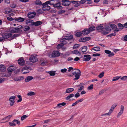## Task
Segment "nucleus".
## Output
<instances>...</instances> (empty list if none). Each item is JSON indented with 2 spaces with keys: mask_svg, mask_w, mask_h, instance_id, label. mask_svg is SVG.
I'll return each mask as SVG.
<instances>
[{
  "mask_svg": "<svg viewBox=\"0 0 127 127\" xmlns=\"http://www.w3.org/2000/svg\"><path fill=\"white\" fill-rule=\"evenodd\" d=\"M35 93L33 92H30L27 94V95L28 96H32L33 95H34L35 94Z\"/></svg>",
  "mask_w": 127,
  "mask_h": 127,
  "instance_id": "39",
  "label": "nucleus"
},
{
  "mask_svg": "<svg viewBox=\"0 0 127 127\" xmlns=\"http://www.w3.org/2000/svg\"><path fill=\"white\" fill-rule=\"evenodd\" d=\"M35 4L38 5H40L42 4V3L41 1H36L35 2Z\"/></svg>",
  "mask_w": 127,
  "mask_h": 127,
  "instance_id": "46",
  "label": "nucleus"
},
{
  "mask_svg": "<svg viewBox=\"0 0 127 127\" xmlns=\"http://www.w3.org/2000/svg\"><path fill=\"white\" fill-rule=\"evenodd\" d=\"M121 79L124 80H127V76H123L121 78Z\"/></svg>",
  "mask_w": 127,
  "mask_h": 127,
  "instance_id": "50",
  "label": "nucleus"
},
{
  "mask_svg": "<svg viewBox=\"0 0 127 127\" xmlns=\"http://www.w3.org/2000/svg\"><path fill=\"white\" fill-rule=\"evenodd\" d=\"M66 104V103L65 102H63L62 103H58V105H61L62 106H64Z\"/></svg>",
  "mask_w": 127,
  "mask_h": 127,
  "instance_id": "57",
  "label": "nucleus"
},
{
  "mask_svg": "<svg viewBox=\"0 0 127 127\" xmlns=\"http://www.w3.org/2000/svg\"><path fill=\"white\" fill-rule=\"evenodd\" d=\"M15 28L16 33L21 32H22V30L23 28V27L21 25H20Z\"/></svg>",
  "mask_w": 127,
  "mask_h": 127,
  "instance_id": "15",
  "label": "nucleus"
},
{
  "mask_svg": "<svg viewBox=\"0 0 127 127\" xmlns=\"http://www.w3.org/2000/svg\"><path fill=\"white\" fill-rule=\"evenodd\" d=\"M105 29L106 31L109 32H110L111 31V29L109 28L108 27L105 28Z\"/></svg>",
  "mask_w": 127,
  "mask_h": 127,
  "instance_id": "58",
  "label": "nucleus"
},
{
  "mask_svg": "<svg viewBox=\"0 0 127 127\" xmlns=\"http://www.w3.org/2000/svg\"><path fill=\"white\" fill-rule=\"evenodd\" d=\"M33 20L28 19L26 21V24L29 25H33Z\"/></svg>",
  "mask_w": 127,
  "mask_h": 127,
  "instance_id": "17",
  "label": "nucleus"
},
{
  "mask_svg": "<svg viewBox=\"0 0 127 127\" xmlns=\"http://www.w3.org/2000/svg\"><path fill=\"white\" fill-rule=\"evenodd\" d=\"M18 64L20 65L23 66L25 64V61L23 57L20 58L18 61Z\"/></svg>",
  "mask_w": 127,
  "mask_h": 127,
  "instance_id": "6",
  "label": "nucleus"
},
{
  "mask_svg": "<svg viewBox=\"0 0 127 127\" xmlns=\"http://www.w3.org/2000/svg\"><path fill=\"white\" fill-rule=\"evenodd\" d=\"M84 56L83 60L86 61H89L91 58L90 55H84Z\"/></svg>",
  "mask_w": 127,
  "mask_h": 127,
  "instance_id": "11",
  "label": "nucleus"
},
{
  "mask_svg": "<svg viewBox=\"0 0 127 127\" xmlns=\"http://www.w3.org/2000/svg\"><path fill=\"white\" fill-rule=\"evenodd\" d=\"M91 37H82L79 40V41L80 42H86L90 40Z\"/></svg>",
  "mask_w": 127,
  "mask_h": 127,
  "instance_id": "8",
  "label": "nucleus"
},
{
  "mask_svg": "<svg viewBox=\"0 0 127 127\" xmlns=\"http://www.w3.org/2000/svg\"><path fill=\"white\" fill-rule=\"evenodd\" d=\"M70 3L71 2L73 4H76V3L78 2L79 1L78 0L74 1V0H71L70 1Z\"/></svg>",
  "mask_w": 127,
  "mask_h": 127,
  "instance_id": "54",
  "label": "nucleus"
},
{
  "mask_svg": "<svg viewBox=\"0 0 127 127\" xmlns=\"http://www.w3.org/2000/svg\"><path fill=\"white\" fill-rule=\"evenodd\" d=\"M33 25L38 26L41 25L42 24V22L41 21H38L35 22H33Z\"/></svg>",
  "mask_w": 127,
  "mask_h": 127,
  "instance_id": "23",
  "label": "nucleus"
},
{
  "mask_svg": "<svg viewBox=\"0 0 127 127\" xmlns=\"http://www.w3.org/2000/svg\"><path fill=\"white\" fill-rule=\"evenodd\" d=\"M104 74V73L103 72H102L99 74L98 75V77L99 78H101L103 76Z\"/></svg>",
  "mask_w": 127,
  "mask_h": 127,
  "instance_id": "45",
  "label": "nucleus"
},
{
  "mask_svg": "<svg viewBox=\"0 0 127 127\" xmlns=\"http://www.w3.org/2000/svg\"><path fill=\"white\" fill-rule=\"evenodd\" d=\"M124 109V107L122 105H121V110L119 112L121 113L122 114H123V111Z\"/></svg>",
  "mask_w": 127,
  "mask_h": 127,
  "instance_id": "41",
  "label": "nucleus"
},
{
  "mask_svg": "<svg viewBox=\"0 0 127 127\" xmlns=\"http://www.w3.org/2000/svg\"><path fill=\"white\" fill-rule=\"evenodd\" d=\"M22 72L23 74H26L29 73L30 72V71L29 70H27L25 71H24L23 70H22Z\"/></svg>",
  "mask_w": 127,
  "mask_h": 127,
  "instance_id": "62",
  "label": "nucleus"
},
{
  "mask_svg": "<svg viewBox=\"0 0 127 127\" xmlns=\"http://www.w3.org/2000/svg\"><path fill=\"white\" fill-rule=\"evenodd\" d=\"M6 67L3 64L0 65V72H3L6 70Z\"/></svg>",
  "mask_w": 127,
  "mask_h": 127,
  "instance_id": "16",
  "label": "nucleus"
},
{
  "mask_svg": "<svg viewBox=\"0 0 127 127\" xmlns=\"http://www.w3.org/2000/svg\"><path fill=\"white\" fill-rule=\"evenodd\" d=\"M13 66V65H11L8 67L7 70L8 72H11L15 70V69Z\"/></svg>",
  "mask_w": 127,
  "mask_h": 127,
  "instance_id": "21",
  "label": "nucleus"
},
{
  "mask_svg": "<svg viewBox=\"0 0 127 127\" xmlns=\"http://www.w3.org/2000/svg\"><path fill=\"white\" fill-rule=\"evenodd\" d=\"M67 70V69L66 68H64V69H61V71L62 73H64L66 72Z\"/></svg>",
  "mask_w": 127,
  "mask_h": 127,
  "instance_id": "51",
  "label": "nucleus"
},
{
  "mask_svg": "<svg viewBox=\"0 0 127 127\" xmlns=\"http://www.w3.org/2000/svg\"><path fill=\"white\" fill-rule=\"evenodd\" d=\"M118 25L119 28L120 29L122 30L123 29L124 27V26H123V25L121 23H119Z\"/></svg>",
  "mask_w": 127,
  "mask_h": 127,
  "instance_id": "36",
  "label": "nucleus"
},
{
  "mask_svg": "<svg viewBox=\"0 0 127 127\" xmlns=\"http://www.w3.org/2000/svg\"><path fill=\"white\" fill-rule=\"evenodd\" d=\"M117 105V104L115 103L111 106L109 112L106 113L104 114L101 115L102 116H105L106 115L110 116L113 112L114 109L115 108Z\"/></svg>",
  "mask_w": 127,
  "mask_h": 127,
  "instance_id": "3",
  "label": "nucleus"
},
{
  "mask_svg": "<svg viewBox=\"0 0 127 127\" xmlns=\"http://www.w3.org/2000/svg\"><path fill=\"white\" fill-rule=\"evenodd\" d=\"M48 73L51 76H53L55 75V71H51L49 72H48Z\"/></svg>",
  "mask_w": 127,
  "mask_h": 127,
  "instance_id": "33",
  "label": "nucleus"
},
{
  "mask_svg": "<svg viewBox=\"0 0 127 127\" xmlns=\"http://www.w3.org/2000/svg\"><path fill=\"white\" fill-rule=\"evenodd\" d=\"M72 53L80 55L81 53L79 51L77 50H75L72 51Z\"/></svg>",
  "mask_w": 127,
  "mask_h": 127,
  "instance_id": "31",
  "label": "nucleus"
},
{
  "mask_svg": "<svg viewBox=\"0 0 127 127\" xmlns=\"http://www.w3.org/2000/svg\"><path fill=\"white\" fill-rule=\"evenodd\" d=\"M105 92V90H103L101 91H100L99 92V95H101L102 94H103V93H104Z\"/></svg>",
  "mask_w": 127,
  "mask_h": 127,
  "instance_id": "59",
  "label": "nucleus"
},
{
  "mask_svg": "<svg viewBox=\"0 0 127 127\" xmlns=\"http://www.w3.org/2000/svg\"><path fill=\"white\" fill-rule=\"evenodd\" d=\"M10 31L11 32L16 33L15 28H10Z\"/></svg>",
  "mask_w": 127,
  "mask_h": 127,
  "instance_id": "35",
  "label": "nucleus"
},
{
  "mask_svg": "<svg viewBox=\"0 0 127 127\" xmlns=\"http://www.w3.org/2000/svg\"><path fill=\"white\" fill-rule=\"evenodd\" d=\"M82 34V32H78L76 33L75 36L77 37H79L81 36Z\"/></svg>",
  "mask_w": 127,
  "mask_h": 127,
  "instance_id": "27",
  "label": "nucleus"
},
{
  "mask_svg": "<svg viewBox=\"0 0 127 127\" xmlns=\"http://www.w3.org/2000/svg\"><path fill=\"white\" fill-rule=\"evenodd\" d=\"M14 19L16 21H18L19 22H23L25 20V19L21 17H19L17 18H15Z\"/></svg>",
  "mask_w": 127,
  "mask_h": 127,
  "instance_id": "20",
  "label": "nucleus"
},
{
  "mask_svg": "<svg viewBox=\"0 0 127 127\" xmlns=\"http://www.w3.org/2000/svg\"><path fill=\"white\" fill-rule=\"evenodd\" d=\"M100 55V54L99 53H95L93 55V56H99Z\"/></svg>",
  "mask_w": 127,
  "mask_h": 127,
  "instance_id": "61",
  "label": "nucleus"
},
{
  "mask_svg": "<svg viewBox=\"0 0 127 127\" xmlns=\"http://www.w3.org/2000/svg\"><path fill=\"white\" fill-rule=\"evenodd\" d=\"M10 7L12 8H15L16 7V5L13 4L10 5Z\"/></svg>",
  "mask_w": 127,
  "mask_h": 127,
  "instance_id": "64",
  "label": "nucleus"
},
{
  "mask_svg": "<svg viewBox=\"0 0 127 127\" xmlns=\"http://www.w3.org/2000/svg\"><path fill=\"white\" fill-rule=\"evenodd\" d=\"M57 0V1H56L55 2H54L55 3L54 6V7H59L61 5V3L59 2L58 0Z\"/></svg>",
  "mask_w": 127,
  "mask_h": 127,
  "instance_id": "19",
  "label": "nucleus"
},
{
  "mask_svg": "<svg viewBox=\"0 0 127 127\" xmlns=\"http://www.w3.org/2000/svg\"><path fill=\"white\" fill-rule=\"evenodd\" d=\"M9 124L11 126H14L16 125V123H15V122H13H13L9 123Z\"/></svg>",
  "mask_w": 127,
  "mask_h": 127,
  "instance_id": "47",
  "label": "nucleus"
},
{
  "mask_svg": "<svg viewBox=\"0 0 127 127\" xmlns=\"http://www.w3.org/2000/svg\"><path fill=\"white\" fill-rule=\"evenodd\" d=\"M115 30H114V32L115 33H116L119 31V29L118 28H117V26H116V28L115 29Z\"/></svg>",
  "mask_w": 127,
  "mask_h": 127,
  "instance_id": "60",
  "label": "nucleus"
},
{
  "mask_svg": "<svg viewBox=\"0 0 127 127\" xmlns=\"http://www.w3.org/2000/svg\"><path fill=\"white\" fill-rule=\"evenodd\" d=\"M86 2V0H81L79 2L80 4H83L85 3Z\"/></svg>",
  "mask_w": 127,
  "mask_h": 127,
  "instance_id": "52",
  "label": "nucleus"
},
{
  "mask_svg": "<svg viewBox=\"0 0 127 127\" xmlns=\"http://www.w3.org/2000/svg\"><path fill=\"white\" fill-rule=\"evenodd\" d=\"M60 53L58 51H54L52 53V57L55 58L58 57L60 55Z\"/></svg>",
  "mask_w": 127,
  "mask_h": 127,
  "instance_id": "5",
  "label": "nucleus"
},
{
  "mask_svg": "<svg viewBox=\"0 0 127 127\" xmlns=\"http://www.w3.org/2000/svg\"><path fill=\"white\" fill-rule=\"evenodd\" d=\"M41 64L42 65H44L46 64H47V62L46 61H41Z\"/></svg>",
  "mask_w": 127,
  "mask_h": 127,
  "instance_id": "42",
  "label": "nucleus"
},
{
  "mask_svg": "<svg viewBox=\"0 0 127 127\" xmlns=\"http://www.w3.org/2000/svg\"><path fill=\"white\" fill-rule=\"evenodd\" d=\"M80 96V94L79 93H77L75 95V97L77 98Z\"/></svg>",
  "mask_w": 127,
  "mask_h": 127,
  "instance_id": "63",
  "label": "nucleus"
},
{
  "mask_svg": "<svg viewBox=\"0 0 127 127\" xmlns=\"http://www.w3.org/2000/svg\"><path fill=\"white\" fill-rule=\"evenodd\" d=\"M54 1V2H55L56 1H57V0H51L50 1H46L45 3H43L42 4L43 5L44 4H46V5H48V4H50V1Z\"/></svg>",
  "mask_w": 127,
  "mask_h": 127,
  "instance_id": "34",
  "label": "nucleus"
},
{
  "mask_svg": "<svg viewBox=\"0 0 127 127\" xmlns=\"http://www.w3.org/2000/svg\"><path fill=\"white\" fill-rule=\"evenodd\" d=\"M82 34L84 35H86L90 33V31L88 29H85L82 31Z\"/></svg>",
  "mask_w": 127,
  "mask_h": 127,
  "instance_id": "18",
  "label": "nucleus"
},
{
  "mask_svg": "<svg viewBox=\"0 0 127 127\" xmlns=\"http://www.w3.org/2000/svg\"><path fill=\"white\" fill-rule=\"evenodd\" d=\"M74 96V95L73 94H71L65 97V99L66 100H68V99H69L70 98L73 97Z\"/></svg>",
  "mask_w": 127,
  "mask_h": 127,
  "instance_id": "32",
  "label": "nucleus"
},
{
  "mask_svg": "<svg viewBox=\"0 0 127 127\" xmlns=\"http://www.w3.org/2000/svg\"><path fill=\"white\" fill-rule=\"evenodd\" d=\"M87 50V47L84 46L82 47V51L83 52H85Z\"/></svg>",
  "mask_w": 127,
  "mask_h": 127,
  "instance_id": "37",
  "label": "nucleus"
},
{
  "mask_svg": "<svg viewBox=\"0 0 127 127\" xmlns=\"http://www.w3.org/2000/svg\"><path fill=\"white\" fill-rule=\"evenodd\" d=\"M33 78L32 76H29L27 77L25 79V81L26 82H29Z\"/></svg>",
  "mask_w": 127,
  "mask_h": 127,
  "instance_id": "24",
  "label": "nucleus"
},
{
  "mask_svg": "<svg viewBox=\"0 0 127 127\" xmlns=\"http://www.w3.org/2000/svg\"><path fill=\"white\" fill-rule=\"evenodd\" d=\"M84 87L83 86H80L79 88H78V90H79V92H80V91H81L83 90V89H84Z\"/></svg>",
  "mask_w": 127,
  "mask_h": 127,
  "instance_id": "56",
  "label": "nucleus"
},
{
  "mask_svg": "<svg viewBox=\"0 0 127 127\" xmlns=\"http://www.w3.org/2000/svg\"><path fill=\"white\" fill-rule=\"evenodd\" d=\"M7 20L9 21H12L14 20V19L11 16H9L7 17Z\"/></svg>",
  "mask_w": 127,
  "mask_h": 127,
  "instance_id": "49",
  "label": "nucleus"
},
{
  "mask_svg": "<svg viewBox=\"0 0 127 127\" xmlns=\"http://www.w3.org/2000/svg\"><path fill=\"white\" fill-rule=\"evenodd\" d=\"M116 35V34L114 33H111L110 34L108 35H107L108 36H110V37H111L112 36H115Z\"/></svg>",
  "mask_w": 127,
  "mask_h": 127,
  "instance_id": "53",
  "label": "nucleus"
},
{
  "mask_svg": "<svg viewBox=\"0 0 127 127\" xmlns=\"http://www.w3.org/2000/svg\"><path fill=\"white\" fill-rule=\"evenodd\" d=\"M92 50L98 51H100V48L99 47H95L93 48L92 49Z\"/></svg>",
  "mask_w": 127,
  "mask_h": 127,
  "instance_id": "30",
  "label": "nucleus"
},
{
  "mask_svg": "<svg viewBox=\"0 0 127 127\" xmlns=\"http://www.w3.org/2000/svg\"><path fill=\"white\" fill-rule=\"evenodd\" d=\"M121 77L119 76H116L114 77L112 79V81H115L117 80L118 79H119Z\"/></svg>",
  "mask_w": 127,
  "mask_h": 127,
  "instance_id": "40",
  "label": "nucleus"
},
{
  "mask_svg": "<svg viewBox=\"0 0 127 127\" xmlns=\"http://www.w3.org/2000/svg\"><path fill=\"white\" fill-rule=\"evenodd\" d=\"M36 13L35 12H29L27 14V16L30 19L33 18L36 15Z\"/></svg>",
  "mask_w": 127,
  "mask_h": 127,
  "instance_id": "9",
  "label": "nucleus"
},
{
  "mask_svg": "<svg viewBox=\"0 0 127 127\" xmlns=\"http://www.w3.org/2000/svg\"><path fill=\"white\" fill-rule=\"evenodd\" d=\"M93 85L92 84L88 87V90H91L93 89Z\"/></svg>",
  "mask_w": 127,
  "mask_h": 127,
  "instance_id": "48",
  "label": "nucleus"
},
{
  "mask_svg": "<svg viewBox=\"0 0 127 127\" xmlns=\"http://www.w3.org/2000/svg\"><path fill=\"white\" fill-rule=\"evenodd\" d=\"M43 6V10L45 11H47L49 10L50 9V6H49L48 5L42 4Z\"/></svg>",
  "mask_w": 127,
  "mask_h": 127,
  "instance_id": "12",
  "label": "nucleus"
},
{
  "mask_svg": "<svg viewBox=\"0 0 127 127\" xmlns=\"http://www.w3.org/2000/svg\"><path fill=\"white\" fill-rule=\"evenodd\" d=\"M24 78V77L20 76L15 78V80L17 81H20L23 79Z\"/></svg>",
  "mask_w": 127,
  "mask_h": 127,
  "instance_id": "26",
  "label": "nucleus"
},
{
  "mask_svg": "<svg viewBox=\"0 0 127 127\" xmlns=\"http://www.w3.org/2000/svg\"><path fill=\"white\" fill-rule=\"evenodd\" d=\"M62 5L66 6L69 5L70 4V1L69 0H62Z\"/></svg>",
  "mask_w": 127,
  "mask_h": 127,
  "instance_id": "10",
  "label": "nucleus"
},
{
  "mask_svg": "<svg viewBox=\"0 0 127 127\" xmlns=\"http://www.w3.org/2000/svg\"><path fill=\"white\" fill-rule=\"evenodd\" d=\"M29 59L30 61L32 63H34L38 60V59L34 55H31Z\"/></svg>",
  "mask_w": 127,
  "mask_h": 127,
  "instance_id": "4",
  "label": "nucleus"
},
{
  "mask_svg": "<svg viewBox=\"0 0 127 127\" xmlns=\"http://www.w3.org/2000/svg\"><path fill=\"white\" fill-rule=\"evenodd\" d=\"M104 27L103 26H98L96 27V30L99 32H101L103 31Z\"/></svg>",
  "mask_w": 127,
  "mask_h": 127,
  "instance_id": "22",
  "label": "nucleus"
},
{
  "mask_svg": "<svg viewBox=\"0 0 127 127\" xmlns=\"http://www.w3.org/2000/svg\"><path fill=\"white\" fill-rule=\"evenodd\" d=\"M72 73L75 76V78L73 79L74 80H76L79 79L80 76L81 75V71L79 69H74Z\"/></svg>",
  "mask_w": 127,
  "mask_h": 127,
  "instance_id": "2",
  "label": "nucleus"
},
{
  "mask_svg": "<svg viewBox=\"0 0 127 127\" xmlns=\"http://www.w3.org/2000/svg\"><path fill=\"white\" fill-rule=\"evenodd\" d=\"M3 37L4 38V40L5 39H7L9 38L12 36V34L11 33H5L2 34Z\"/></svg>",
  "mask_w": 127,
  "mask_h": 127,
  "instance_id": "13",
  "label": "nucleus"
},
{
  "mask_svg": "<svg viewBox=\"0 0 127 127\" xmlns=\"http://www.w3.org/2000/svg\"><path fill=\"white\" fill-rule=\"evenodd\" d=\"M13 122H15V123H16L18 125L20 124V121H19L17 120H14L13 121Z\"/></svg>",
  "mask_w": 127,
  "mask_h": 127,
  "instance_id": "55",
  "label": "nucleus"
},
{
  "mask_svg": "<svg viewBox=\"0 0 127 127\" xmlns=\"http://www.w3.org/2000/svg\"><path fill=\"white\" fill-rule=\"evenodd\" d=\"M30 27L28 26H26L23 28L25 32L28 31L30 30Z\"/></svg>",
  "mask_w": 127,
  "mask_h": 127,
  "instance_id": "28",
  "label": "nucleus"
},
{
  "mask_svg": "<svg viewBox=\"0 0 127 127\" xmlns=\"http://www.w3.org/2000/svg\"><path fill=\"white\" fill-rule=\"evenodd\" d=\"M74 89L73 88H69L66 89L65 91V93H69L72 92L73 91Z\"/></svg>",
  "mask_w": 127,
  "mask_h": 127,
  "instance_id": "25",
  "label": "nucleus"
},
{
  "mask_svg": "<svg viewBox=\"0 0 127 127\" xmlns=\"http://www.w3.org/2000/svg\"><path fill=\"white\" fill-rule=\"evenodd\" d=\"M110 26L112 30H114L116 28V26L114 24H111L110 25Z\"/></svg>",
  "mask_w": 127,
  "mask_h": 127,
  "instance_id": "38",
  "label": "nucleus"
},
{
  "mask_svg": "<svg viewBox=\"0 0 127 127\" xmlns=\"http://www.w3.org/2000/svg\"><path fill=\"white\" fill-rule=\"evenodd\" d=\"M28 116L27 115H24L23 116H22L21 118V120L22 121H23L24 119H26V118L28 117Z\"/></svg>",
  "mask_w": 127,
  "mask_h": 127,
  "instance_id": "44",
  "label": "nucleus"
},
{
  "mask_svg": "<svg viewBox=\"0 0 127 127\" xmlns=\"http://www.w3.org/2000/svg\"><path fill=\"white\" fill-rule=\"evenodd\" d=\"M79 46L80 45L78 44H75L74 45L73 47V49H76L79 47Z\"/></svg>",
  "mask_w": 127,
  "mask_h": 127,
  "instance_id": "43",
  "label": "nucleus"
},
{
  "mask_svg": "<svg viewBox=\"0 0 127 127\" xmlns=\"http://www.w3.org/2000/svg\"><path fill=\"white\" fill-rule=\"evenodd\" d=\"M104 52L106 54H108V56L109 57H111L114 55V53L113 52H111V51L109 50H105Z\"/></svg>",
  "mask_w": 127,
  "mask_h": 127,
  "instance_id": "14",
  "label": "nucleus"
},
{
  "mask_svg": "<svg viewBox=\"0 0 127 127\" xmlns=\"http://www.w3.org/2000/svg\"><path fill=\"white\" fill-rule=\"evenodd\" d=\"M96 28L94 26H91L88 29L90 31V32L95 30Z\"/></svg>",
  "mask_w": 127,
  "mask_h": 127,
  "instance_id": "29",
  "label": "nucleus"
},
{
  "mask_svg": "<svg viewBox=\"0 0 127 127\" xmlns=\"http://www.w3.org/2000/svg\"><path fill=\"white\" fill-rule=\"evenodd\" d=\"M73 38V37L72 35L65 36L64 38H63L61 40V41L62 43L58 44L57 46V47H62L63 46V44H65L67 43L65 40H69L72 39Z\"/></svg>",
  "mask_w": 127,
  "mask_h": 127,
  "instance_id": "1",
  "label": "nucleus"
},
{
  "mask_svg": "<svg viewBox=\"0 0 127 127\" xmlns=\"http://www.w3.org/2000/svg\"><path fill=\"white\" fill-rule=\"evenodd\" d=\"M16 98V96H12L10 97L9 98V100L10 101V105L11 106H13L15 103V99Z\"/></svg>",
  "mask_w": 127,
  "mask_h": 127,
  "instance_id": "7",
  "label": "nucleus"
}]
</instances>
